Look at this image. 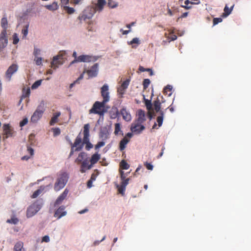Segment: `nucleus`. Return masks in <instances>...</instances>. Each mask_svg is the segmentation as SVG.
<instances>
[{"label":"nucleus","instance_id":"obj_1","mask_svg":"<svg viewBox=\"0 0 251 251\" xmlns=\"http://www.w3.org/2000/svg\"><path fill=\"white\" fill-rule=\"evenodd\" d=\"M137 119L133 122L131 126L130 130L132 132L139 134L145 128L143 123L145 121V113L143 110L140 109L137 112Z\"/></svg>","mask_w":251,"mask_h":251},{"label":"nucleus","instance_id":"obj_2","mask_svg":"<svg viewBox=\"0 0 251 251\" xmlns=\"http://www.w3.org/2000/svg\"><path fill=\"white\" fill-rule=\"evenodd\" d=\"M106 102L104 101H96L93 105L92 107L89 110V114H98L100 116L104 115L107 112V108L105 107Z\"/></svg>","mask_w":251,"mask_h":251},{"label":"nucleus","instance_id":"obj_3","mask_svg":"<svg viewBox=\"0 0 251 251\" xmlns=\"http://www.w3.org/2000/svg\"><path fill=\"white\" fill-rule=\"evenodd\" d=\"M68 179L69 176L66 173L63 172L59 174L54 185L55 191L57 192L63 189L67 184Z\"/></svg>","mask_w":251,"mask_h":251},{"label":"nucleus","instance_id":"obj_4","mask_svg":"<svg viewBox=\"0 0 251 251\" xmlns=\"http://www.w3.org/2000/svg\"><path fill=\"white\" fill-rule=\"evenodd\" d=\"M89 127L88 124L84 126L83 140L81 138V143L79 145V146L81 145L83 148L85 144V149L87 151H89L93 147V145L89 141Z\"/></svg>","mask_w":251,"mask_h":251},{"label":"nucleus","instance_id":"obj_5","mask_svg":"<svg viewBox=\"0 0 251 251\" xmlns=\"http://www.w3.org/2000/svg\"><path fill=\"white\" fill-rule=\"evenodd\" d=\"M44 106L45 103L42 101L32 115L30 119L31 122L37 123L40 119L45 111Z\"/></svg>","mask_w":251,"mask_h":251},{"label":"nucleus","instance_id":"obj_6","mask_svg":"<svg viewBox=\"0 0 251 251\" xmlns=\"http://www.w3.org/2000/svg\"><path fill=\"white\" fill-rule=\"evenodd\" d=\"M42 204L36 201L31 204L27 209L26 216L28 218L34 215L41 208Z\"/></svg>","mask_w":251,"mask_h":251},{"label":"nucleus","instance_id":"obj_7","mask_svg":"<svg viewBox=\"0 0 251 251\" xmlns=\"http://www.w3.org/2000/svg\"><path fill=\"white\" fill-rule=\"evenodd\" d=\"M81 143V136L79 133L76 137L74 143H71V150L70 153V156H72L74 151H78L82 149V146L79 145Z\"/></svg>","mask_w":251,"mask_h":251},{"label":"nucleus","instance_id":"obj_8","mask_svg":"<svg viewBox=\"0 0 251 251\" xmlns=\"http://www.w3.org/2000/svg\"><path fill=\"white\" fill-rule=\"evenodd\" d=\"M97 60V58L90 56L88 55H82L79 56L76 60H74L72 61V63H75V62H89L91 61H95Z\"/></svg>","mask_w":251,"mask_h":251},{"label":"nucleus","instance_id":"obj_9","mask_svg":"<svg viewBox=\"0 0 251 251\" xmlns=\"http://www.w3.org/2000/svg\"><path fill=\"white\" fill-rule=\"evenodd\" d=\"M101 95L103 98L102 101L107 102L110 99L109 93L108 92V86L107 84H104L101 88Z\"/></svg>","mask_w":251,"mask_h":251},{"label":"nucleus","instance_id":"obj_10","mask_svg":"<svg viewBox=\"0 0 251 251\" xmlns=\"http://www.w3.org/2000/svg\"><path fill=\"white\" fill-rule=\"evenodd\" d=\"M63 63V56L62 55H58L53 57L51 63V67L54 69L58 68L59 65H62Z\"/></svg>","mask_w":251,"mask_h":251},{"label":"nucleus","instance_id":"obj_11","mask_svg":"<svg viewBox=\"0 0 251 251\" xmlns=\"http://www.w3.org/2000/svg\"><path fill=\"white\" fill-rule=\"evenodd\" d=\"M18 69V66L15 64H12L8 68L5 73V76L9 81L10 80L12 75L17 71Z\"/></svg>","mask_w":251,"mask_h":251},{"label":"nucleus","instance_id":"obj_12","mask_svg":"<svg viewBox=\"0 0 251 251\" xmlns=\"http://www.w3.org/2000/svg\"><path fill=\"white\" fill-rule=\"evenodd\" d=\"M129 181V178H127L126 179L122 180L121 182V185H118L117 186L119 193L120 194H122V196H124L125 195L126 186L128 184Z\"/></svg>","mask_w":251,"mask_h":251},{"label":"nucleus","instance_id":"obj_13","mask_svg":"<svg viewBox=\"0 0 251 251\" xmlns=\"http://www.w3.org/2000/svg\"><path fill=\"white\" fill-rule=\"evenodd\" d=\"M85 72L88 74L89 78L96 76L98 73V64H95L90 69Z\"/></svg>","mask_w":251,"mask_h":251},{"label":"nucleus","instance_id":"obj_14","mask_svg":"<svg viewBox=\"0 0 251 251\" xmlns=\"http://www.w3.org/2000/svg\"><path fill=\"white\" fill-rule=\"evenodd\" d=\"M7 32L5 30H2L0 34V47H5L8 43V39L6 36Z\"/></svg>","mask_w":251,"mask_h":251},{"label":"nucleus","instance_id":"obj_15","mask_svg":"<svg viewBox=\"0 0 251 251\" xmlns=\"http://www.w3.org/2000/svg\"><path fill=\"white\" fill-rule=\"evenodd\" d=\"M3 134L5 136V138L12 136L13 134V129L11 128L9 124H4L3 126Z\"/></svg>","mask_w":251,"mask_h":251},{"label":"nucleus","instance_id":"obj_16","mask_svg":"<svg viewBox=\"0 0 251 251\" xmlns=\"http://www.w3.org/2000/svg\"><path fill=\"white\" fill-rule=\"evenodd\" d=\"M81 163L80 171L81 173L86 172L87 170L92 168V165L89 163L87 158L85 159Z\"/></svg>","mask_w":251,"mask_h":251},{"label":"nucleus","instance_id":"obj_17","mask_svg":"<svg viewBox=\"0 0 251 251\" xmlns=\"http://www.w3.org/2000/svg\"><path fill=\"white\" fill-rule=\"evenodd\" d=\"M65 207L63 205L60 206L55 210L54 216L57 217V219H60L65 216L67 214V212L65 210Z\"/></svg>","mask_w":251,"mask_h":251},{"label":"nucleus","instance_id":"obj_18","mask_svg":"<svg viewBox=\"0 0 251 251\" xmlns=\"http://www.w3.org/2000/svg\"><path fill=\"white\" fill-rule=\"evenodd\" d=\"M68 193V190L66 189L55 201L54 204V206L61 204L62 201L66 198Z\"/></svg>","mask_w":251,"mask_h":251},{"label":"nucleus","instance_id":"obj_19","mask_svg":"<svg viewBox=\"0 0 251 251\" xmlns=\"http://www.w3.org/2000/svg\"><path fill=\"white\" fill-rule=\"evenodd\" d=\"M120 114L122 115L123 118L126 121H130L131 119V117L129 112L127 111L126 108H123L120 111Z\"/></svg>","mask_w":251,"mask_h":251},{"label":"nucleus","instance_id":"obj_20","mask_svg":"<svg viewBox=\"0 0 251 251\" xmlns=\"http://www.w3.org/2000/svg\"><path fill=\"white\" fill-rule=\"evenodd\" d=\"M109 132L106 127L101 129L100 133V138L103 140H105L108 138Z\"/></svg>","mask_w":251,"mask_h":251},{"label":"nucleus","instance_id":"obj_21","mask_svg":"<svg viewBox=\"0 0 251 251\" xmlns=\"http://www.w3.org/2000/svg\"><path fill=\"white\" fill-rule=\"evenodd\" d=\"M13 251H25V249L24 248V243L21 241L17 242L14 246Z\"/></svg>","mask_w":251,"mask_h":251},{"label":"nucleus","instance_id":"obj_22","mask_svg":"<svg viewBox=\"0 0 251 251\" xmlns=\"http://www.w3.org/2000/svg\"><path fill=\"white\" fill-rule=\"evenodd\" d=\"M106 3L105 0H98L97 3L95 5V10L101 11L106 4Z\"/></svg>","mask_w":251,"mask_h":251},{"label":"nucleus","instance_id":"obj_23","mask_svg":"<svg viewBox=\"0 0 251 251\" xmlns=\"http://www.w3.org/2000/svg\"><path fill=\"white\" fill-rule=\"evenodd\" d=\"M100 158V155L98 153L93 154L91 157L90 162L92 166L97 163Z\"/></svg>","mask_w":251,"mask_h":251},{"label":"nucleus","instance_id":"obj_24","mask_svg":"<svg viewBox=\"0 0 251 251\" xmlns=\"http://www.w3.org/2000/svg\"><path fill=\"white\" fill-rule=\"evenodd\" d=\"M130 140L126 137H124L120 142L119 149L121 151L124 150L126 147L127 144L129 142Z\"/></svg>","mask_w":251,"mask_h":251},{"label":"nucleus","instance_id":"obj_25","mask_svg":"<svg viewBox=\"0 0 251 251\" xmlns=\"http://www.w3.org/2000/svg\"><path fill=\"white\" fill-rule=\"evenodd\" d=\"M169 33H165L164 35L166 38L170 41H175L176 39L177 36L174 34V31L173 30H168Z\"/></svg>","mask_w":251,"mask_h":251},{"label":"nucleus","instance_id":"obj_26","mask_svg":"<svg viewBox=\"0 0 251 251\" xmlns=\"http://www.w3.org/2000/svg\"><path fill=\"white\" fill-rule=\"evenodd\" d=\"M87 154L84 152H81L78 154V157L75 159V162L77 163L78 164H80V163H82L83 161L87 158Z\"/></svg>","mask_w":251,"mask_h":251},{"label":"nucleus","instance_id":"obj_27","mask_svg":"<svg viewBox=\"0 0 251 251\" xmlns=\"http://www.w3.org/2000/svg\"><path fill=\"white\" fill-rule=\"evenodd\" d=\"M61 113L60 112H57L53 114V116L52 117L50 122V124L51 126L54 125L55 123L58 122V118L60 116Z\"/></svg>","mask_w":251,"mask_h":251},{"label":"nucleus","instance_id":"obj_28","mask_svg":"<svg viewBox=\"0 0 251 251\" xmlns=\"http://www.w3.org/2000/svg\"><path fill=\"white\" fill-rule=\"evenodd\" d=\"M45 7L50 11H54L58 9V5L56 1H54L50 4L45 5Z\"/></svg>","mask_w":251,"mask_h":251},{"label":"nucleus","instance_id":"obj_29","mask_svg":"<svg viewBox=\"0 0 251 251\" xmlns=\"http://www.w3.org/2000/svg\"><path fill=\"white\" fill-rule=\"evenodd\" d=\"M234 6V4L231 6L230 8H229L226 5L224 9V13H223V16L226 17V16H228L231 13Z\"/></svg>","mask_w":251,"mask_h":251},{"label":"nucleus","instance_id":"obj_30","mask_svg":"<svg viewBox=\"0 0 251 251\" xmlns=\"http://www.w3.org/2000/svg\"><path fill=\"white\" fill-rule=\"evenodd\" d=\"M19 220L15 216L13 215L11 219L6 220V223L13 225H16L18 223Z\"/></svg>","mask_w":251,"mask_h":251},{"label":"nucleus","instance_id":"obj_31","mask_svg":"<svg viewBox=\"0 0 251 251\" xmlns=\"http://www.w3.org/2000/svg\"><path fill=\"white\" fill-rule=\"evenodd\" d=\"M160 105H161V103H160L159 100L157 99L154 101L153 106H154V110L156 112H159L160 113V111H161L160 110V109H161Z\"/></svg>","mask_w":251,"mask_h":251},{"label":"nucleus","instance_id":"obj_32","mask_svg":"<svg viewBox=\"0 0 251 251\" xmlns=\"http://www.w3.org/2000/svg\"><path fill=\"white\" fill-rule=\"evenodd\" d=\"M160 115L158 116L157 118V122L159 127H160L162 126L164 118V112L163 111H160Z\"/></svg>","mask_w":251,"mask_h":251},{"label":"nucleus","instance_id":"obj_33","mask_svg":"<svg viewBox=\"0 0 251 251\" xmlns=\"http://www.w3.org/2000/svg\"><path fill=\"white\" fill-rule=\"evenodd\" d=\"M120 167L121 169L127 170L129 168V165L125 160H122L120 163Z\"/></svg>","mask_w":251,"mask_h":251},{"label":"nucleus","instance_id":"obj_34","mask_svg":"<svg viewBox=\"0 0 251 251\" xmlns=\"http://www.w3.org/2000/svg\"><path fill=\"white\" fill-rule=\"evenodd\" d=\"M8 22L6 17H3L1 20V25L3 28V30L6 31Z\"/></svg>","mask_w":251,"mask_h":251},{"label":"nucleus","instance_id":"obj_35","mask_svg":"<svg viewBox=\"0 0 251 251\" xmlns=\"http://www.w3.org/2000/svg\"><path fill=\"white\" fill-rule=\"evenodd\" d=\"M120 132H122L121 128V125L120 123H116L115 124L114 134L118 135L119 134Z\"/></svg>","mask_w":251,"mask_h":251},{"label":"nucleus","instance_id":"obj_36","mask_svg":"<svg viewBox=\"0 0 251 251\" xmlns=\"http://www.w3.org/2000/svg\"><path fill=\"white\" fill-rule=\"evenodd\" d=\"M144 101L147 109L148 110H151L152 109V103L151 102V101L150 100L144 98Z\"/></svg>","mask_w":251,"mask_h":251},{"label":"nucleus","instance_id":"obj_37","mask_svg":"<svg viewBox=\"0 0 251 251\" xmlns=\"http://www.w3.org/2000/svg\"><path fill=\"white\" fill-rule=\"evenodd\" d=\"M30 94V88H28L26 90L25 89L23 90L22 98H25L29 97Z\"/></svg>","mask_w":251,"mask_h":251},{"label":"nucleus","instance_id":"obj_38","mask_svg":"<svg viewBox=\"0 0 251 251\" xmlns=\"http://www.w3.org/2000/svg\"><path fill=\"white\" fill-rule=\"evenodd\" d=\"M28 25H26L24 27V28L22 30L23 38H25L28 34Z\"/></svg>","mask_w":251,"mask_h":251},{"label":"nucleus","instance_id":"obj_39","mask_svg":"<svg viewBox=\"0 0 251 251\" xmlns=\"http://www.w3.org/2000/svg\"><path fill=\"white\" fill-rule=\"evenodd\" d=\"M42 83V80H38L36 81L31 86V88L32 89H35L37 88L39 86L41 85Z\"/></svg>","mask_w":251,"mask_h":251},{"label":"nucleus","instance_id":"obj_40","mask_svg":"<svg viewBox=\"0 0 251 251\" xmlns=\"http://www.w3.org/2000/svg\"><path fill=\"white\" fill-rule=\"evenodd\" d=\"M151 83L150 80L149 79L146 78L143 81V85L144 89H146L149 86Z\"/></svg>","mask_w":251,"mask_h":251},{"label":"nucleus","instance_id":"obj_41","mask_svg":"<svg viewBox=\"0 0 251 251\" xmlns=\"http://www.w3.org/2000/svg\"><path fill=\"white\" fill-rule=\"evenodd\" d=\"M13 43L15 45L17 44L19 41V39L17 33H14L13 35Z\"/></svg>","mask_w":251,"mask_h":251},{"label":"nucleus","instance_id":"obj_42","mask_svg":"<svg viewBox=\"0 0 251 251\" xmlns=\"http://www.w3.org/2000/svg\"><path fill=\"white\" fill-rule=\"evenodd\" d=\"M64 8L68 14H73L75 12V9L72 7L66 6L64 7Z\"/></svg>","mask_w":251,"mask_h":251},{"label":"nucleus","instance_id":"obj_43","mask_svg":"<svg viewBox=\"0 0 251 251\" xmlns=\"http://www.w3.org/2000/svg\"><path fill=\"white\" fill-rule=\"evenodd\" d=\"M129 80L128 79H126L122 83L120 86L125 89H126L129 85Z\"/></svg>","mask_w":251,"mask_h":251},{"label":"nucleus","instance_id":"obj_44","mask_svg":"<svg viewBox=\"0 0 251 251\" xmlns=\"http://www.w3.org/2000/svg\"><path fill=\"white\" fill-rule=\"evenodd\" d=\"M222 21V19L221 18H215L213 19V25H215Z\"/></svg>","mask_w":251,"mask_h":251},{"label":"nucleus","instance_id":"obj_45","mask_svg":"<svg viewBox=\"0 0 251 251\" xmlns=\"http://www.w3.org/2000/svg\"><path fill=\"white\" fill-rule=\"evenodd\" d=\"M52 131L54 136H57L60 134V129L58 127L52 128Z\"/></svg>","mask_w":251,"mask_h":251},{"label":"nucleus","instance_id":"obj_46","mask_svg":"<svg viewBox=\"0 0 251 251\" xmlns=\"http://www.w3.org/2000/svg\"><path fill=\"white\" fill-rule=\"evenodd\" d=\"M126 90V89L123 88V87H122L121 86H120L118 88V90H117V92L118 93L121 95V96H122L124 93H125V90Z\"/></svg>","mask_w":251,"mask_h":251},{"label":"nucleus","instance_id":"obj_47","mask_svg":"<svg viewBox=\"0 0 251 251\" xmlns=\"http://www.w3.org/2000/svg\"><path fill=\"white\" fill-rule=\"evenodd\" d=\"M108 5L111 8H115L117 6V4L112 1V0H108Z\"/></svg>","mask_w":251,"mask_h":251},{"label":"nucleus","instance_id":"obj_48","mask_svg":"<svg viewBox=\"0 0 251 251\" xmlns=\"http://www.w3.org/2000/svg\"><path fill=\"white\" fill-rule=\"evenodd\" d=\"M144 165L147 169L149 170H152L153 169V167L151 163L146 162L144 163Z\"/></svg>","mask_w":251,"mask_h":251},{"label":"nucleus","instance_id":"obj_49","mask_svg":"<svg viewBox=\"0 0 251 251\" xmlns=\"http://www.w3.org/2000/svg\"><path fill=\"white\" fill-rule=\"evenodd\" d=\"M40 193H41L40 190H39V189L37 190L33 193V194L31 196V198L33 199L36 198V197H37L38 196V195L40 194Z\"/></svg>","mask_w":251,"mask_h":251},{"label":"nucleus","instance_id":"obj_50","mask_svg":"<svg viewBox=\"0 0 251 251\" xmlns=\"http://www.w3.org/2000/svg\"><path fill=\"white\" fill-rule=\"evenodd\" d=\"M129 44L130 45H133L134 44H139L140 42L138 38H134L130 42Z\"/></svg>","mask_w":251,"mask_h":251},{"label":"nucleus","instance_id":"obj_51","mask_svg":"<svg viewBox=\"0 0 251 251\" xmlns=\"http://www.w3.org/2000/svg\"><path fill=\"white\" fill-rule=\"evenodd\" d=\"M28 122V120L27 118H24L20 123V126L22 127L24 126H25L26 124H27Z\"/></svg>","mask_w":251,"mask_h":251},{"label":"nucleus","instance_id":"obj_52","mask_svg":"<svg viewBox=\"0 0 251 251\" xmlns=\"http://www.w3.org/2000/svg\"><path fill=\"white\" fill-rule=\"evenodd\" d=\"M105 145V143L104 142H99L98 144L95 146V149L96 150L99 149L100 148L103 147Z\"/></svg>","mask_w":251,"mask_h":251},{"label":"nucleus","instance_id":"obj_53","mask_svg":"<svg viewBox=\"0 0 251 251\" xmlns=\"http://www.w3.org/2000/svg\"><path fill=\"white\" fill-rule=\"evenodd\" d=\"M27 151L30 154V156H32L34 154L33 149L29 146L27 147Z\"/></svg>","mask_w":251,"mask_h":251},{"label":"nucleus","instance_id":"obj_54","mask_svg":"<svg viewBox=\"0 0 251 251\" xmlns=\"http://www.w3.org/2000/svg\"><path fill=\"white\" fill-rule=\"evenodd\" d=\"M119 172H120V178H121V180H123V179H126L124 172L123 171H122V170H120Z\"/></svg>","mask_w":251,"mask_h":251},{"label":"nucleus","instance_id":"obj_55","mask_svg":"<svg viewBox=\"0 0 251 251\" xmlns=\"http://www.w3.org/2000/svg\"><path fill=\"white\" fill-rule=\"evenodd\" d=\"M50 241L49 236L48 235L44 236L42 239V242H46L48 243Z\"/></svg>","mask_w":251,"mask_h":251},{"label":"nucleus","instance_id":"obj_56","mask_svg":"<svg viewBox=\"0 0 251 251\" xmlns=\"http://www.w3.org/2000/svg\"><path fill=\"white\" fill-rule=\"evenodd\" d=\"M105 238H106V236H104L102 238V239L100 241H95L93 243V246H96L100 244V243L101 242L104 241L105 240Z\"/></svg>","mask_w":251,"mask_h":251},{"label":"nucleus","instance_id":"obj_57","mask_svg":"<svg viewBox=\"0 0 251 251\" xmlns=\"http://www.w3.org/2000/svg\"><path fill=\"white\" fill-rule=\"evenodd\" d=\"M36 64L37 65H40L42 64V58L41 57H37L36 60Z\"/></svg>","mask_w":251,"mask_h":251},{"label":"nucleus","instance_id":"obj_58","mask_svg":"<svg viewBox=\"0 0 251 251\" xmlns=\"http://www.w3.org/2000/svg\"><path fill=\"white\" fill-rule=\"evenodd\" d=\"M119 114V113L118 110L116 109L115 113H114L111 115V118L112 119H115L118 116Z\"/></svg>","mask_w":251,"mask_h":251},{"label":"nucleus","instance_id":"obj_59","mask_svg":"<svg viewBox=\"0 0 251 251\" xmlns=\"http://www.w3.org/2000/svg\"><path fill=\"white\" fill-rule=\"evenodd\" d=\"M78 18L80 21H85L87 18V17L86 15L83 14L82 15L79 16Z\"/></svg>","mask_w":251,"mask_h":251},{"label":"nucleus","instance_id":"obj_60","mask_svg":"<svg viewBox=\"0 0 251 251\" xmlns=\"http://www.w3.org/2000/svg\"><path fill=\"white\" fill-rule=\"evenodd\" d=\"M85 71H84L83 73L81 75H80L78 78L75 80V82L78 83L79 81L83 78V74L85 73Z\"/></svg>","mask_w":251,"mask_h":251},{"label":"nucleus","instance_id":"obj_61","mask_svg":"<svg viewBox=\"0 0 251 251\" xmlns=\"http://www.w3.org/2000/svg\"><path fill=\"white\" fill-rule=\"evenodd\" d=\"M167 90H169L170 91H171L172 87H171V86H167L164 88V93H167Z\"/></svg>","mask_w":251,"mask_h":251},{"label":"nucleus","instance_id":"obj_62","mask_svg":"<svg viewBox=\"0 0 251 251\" xmlns=\"http://www.w3.org/2000/svg\"><path fill=\"white\" fill-rule=\"evenodd\" d=\"M81 0H71V2L74 4H77L79 3Z\"/></svg>","mask_w":251,"mask_h":251},{"label":"nucleus","instance_id":"obj_63","mask_svg":"<svg viewBox=\"0 0 251 251\" xmlns=\"http://www.w3.org/2000/svg\"><path fill=\"white\" fill-rule=\"evenodd\" d=\"M92 180H89L88 181L87 185L88 188H91L92 186Z\"/></svg>","mask_w":251,"mask_h":251},{"label":"nucleus","instance_id":"obj_64","mask_svg":"<svg viewBox=\"0 0 251 251\" xmlns=\"http://www.w3.org/2000/svg\"><path fill=\"white\" fill-rule=\"evenodd\" d=\"M132 136V133H127L124 137H126L130 140V138Z\"/></svg>","mask_w":251,"mask_h":251}]
</instances>
